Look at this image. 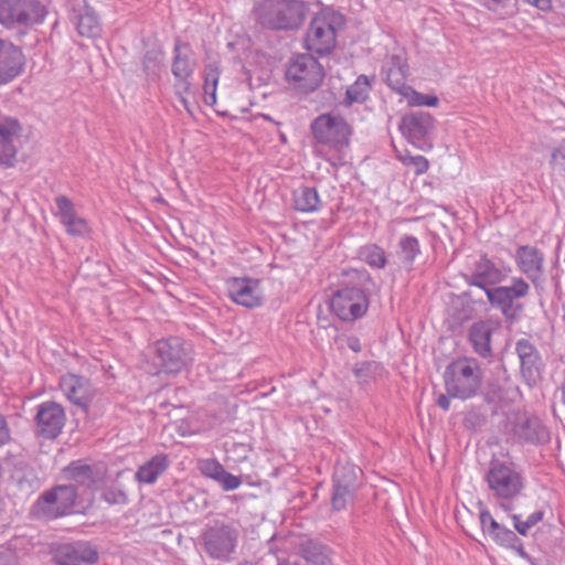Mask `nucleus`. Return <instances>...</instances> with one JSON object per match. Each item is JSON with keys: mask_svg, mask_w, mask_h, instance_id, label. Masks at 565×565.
I'll return each mask as SVG.
<instances>
[{"mask_svg": "<svg viewBox=\"0 0 565 565\" xmlns=\"http://www.w3.org/2000/svg\"><path fill=\"white\" fill-rule=\"evenodd\" d=\"M510 273V267H499L482 256L475 263L468 284L483 289L490 305L501 311L507 322L513 323L524 310L516 300L529 295L530 285L523 278L514 277L510 286L490 287L502 282Z\"/></svg>", "mask_w": 565, "mask_h": 565, "instance_id": "f257e3e1", "label": "nucleus"}, {"mask_svg": "<svg viewBox=\"0 0 565 565\" xmlns=\"http://www.w3.org/2000/svg\"><path fill=\"white\" fill-rule=\"evenodd\" d=\"M309 11L303 0H263L255 4L256 21L271 30H295L301 26Z\"/></svg>", "mask_w": 565, "mask_h": 565, "instance_id": "f03ea898", "label": "nucleus"}, {"mask_svg": "<svg viewBox=\"0 0 565 565\" xmlns=\"http://www.w3.org/2000/svg\"><path fill=\"white\" fill-rule=\"evenodd\" d=\"M348 275L354 286L337 290L331 299V309L341 320L353 321L364 316L369 308L364 289L372 278L366 270H352Z\"/></svg>", "mask_w": 565, "mask_h": 565, "instance_id": "7ed1b4c3", "label": "nucleus"}, {"mask_svg": "<svg viewBox=\"0 0 565 565\" xmlns=\"http://www.w3.org/2000/svg\"><path fill=\"white\" fill-rule=\"evenodd\" d=\"M241 536L238 522L234 520H213L200 535L204 553L214 561L230 562Z\"/></svg>", "mask_w": 565, "mask_h": 565, "instance_id": "20e7f679", "label": "nucleus"}, {"mask_svg": "<svg viewBox=\"0 0 565 565\" xmlns=\"http://www.w3.org/2000/svg\"><path fill=\"white\" fill-rule=\"evenodd\" d=\"M483 374L473 358H460L445 371V385L449 396L468 399L477 395L482 385Z\"/></svg>", "mask_w": 565, "mask_h": 565, "instance_id": "39448f33", "label": "nucleus"}, {"mask_svg": "<svg viewBox=\"0 0 565 565\" xmlns=\"http://www.w3.org/2000/svg\"><path fill=\"white\" fill-rule=\"evenodd\" d=\"M344 17L332 10L323 9L311 20L306 35V47L319 55L329 54L337 45V33L344 26Z\"/></svg>", "mask_w": 565, "mask_h": 565, "instance_id": "423d86ee", "label": "nucleus"}, {"mask_svg": "<svg viewBox=\"0 0 565 565\" xmlns=\"http://www.w3.org/2000/svg\"><path fill=\"white\" fill-rule=\"evenodd\" d=\"M486 480L493 495L500 500V505L507 511L511 510V501L523 489V480L520 473L505 463L492 461Z\"/></svg>", "mask_w": 565, "mask_h": 565, "instance_id": "0eeeda50", "label": "nucleus"}, {"mask_svg": "<svg viewBox=\"0 0 565 565\" xmlns=\"http://www.w3.org/2000/svg\"><path fill=\"white\" fill-rule=\"evenodd\" d=\"M323 77L322 65L310 54H299L292 57L286 70L288 83L305 94L316 90L321 85Z\"/></svg>", "mask_w": 565, "mask_h": 565, "instance_id": "6e6552de", "label": "nucleus"}, {"mask_svg": "<svg viewBox=\"0 0 565 565\" xmlns=\"http://www.w3.org/2000/svg\"><path fill=\"white\" fill-rule=\"evenodd\" d=\"M47 11L38 0H0V23L6 28L41 23Z\"/></svg>", "mask_w": 565, "mask_h": 565, "instance_id": "1a4fd4ad", "label": "nucleus"}, {"mask_svg": "<svg viewBox=\"0 0 565 565\" xmlns=\"http://www.w3.org/2000/svg\"><path fill=\"white\" fill-rule=\"evenodd\" d=\"M311 131L315 139L338 151L350 143L351 127L347 120L338 114H322L311 122Z\"/></svg>", "mask_w": 565, "mask_h": 565, "instance_id": "9d476101", "label": "nucleus"}, {"mask_svg": "<svg viewBox=\"0 0 565 565\" xmlns=\"http://www.w3.org/2000/svg\"><path fill=\"white\" fill-rule=\"evenodd\" d=\"M76 497L74 486H57L39 497L35 503L36 514L46 519L63 516L72 511Z\"/></svg>", "mask_w": 565, "mask_h": 565, "instance_id": "9b49d317", "label": "nucleus"}, {"mask_svg": "<svg viewBox=\"0 0 565 565\" xmlns=\"http://www.w3.org/2000/svg\"><path fill=\"white\" fill-rule=\"evenodd\" d=\"M190 345L173 337L156 342L154 363L166 373H179L190 362Z\"/></svg>", "mask_w": 565, "mask_h": 565, "instance_id": "f8f14e48", "label": "nucleus"}, {"mask_svg": "<svg viewBox=\"0 0 565 565\" xmlns=\"http://www.w3.org/2000/svg\"><path fill=\"white\" fill-rule=\"evenodd\" d=\"M435 128L434 117L423 110L405 114L399 124L402 135L422 150L430 149L429 136Z\"/></svg>", "mask_w": 565, "mask_h": 565, "instance_id": "ddd939ff", "label": "nucleus"}, {"mask_svg": "<svg viewBox=\"0 0 565 565\" xmlns=\"http://www.w3.org/2000/svg\"><path fill=\"white\" fill-rule=\"evenodd\" d=\"M35 434L44 439H55L66 422L62 405L56 402H43L36 407Z\"/></svg>", "mask_w": 565, "mask_h": 565, "instance_id": "4468645a", "label": "nucleus"}, {"mask_svg": "<svg viewBox=\"0 0 565 565\" xmlns=\"http://www.w3.org/2000/svg\"><path fill=\"white\" fill-rule=\"evenodd\" d=\"M98 558L97 550L85 541L58 544L53 552L56 565H94Z\"/></svg>", "mask_w": 565, "mask_h": 565, "instance_id": "2eb2a0df", "label": "nucleus"}, {"mask_svg": "<svg viewBox=\"0 0 565 565\" xmlns=\"http://www.w3.org/2000/svg\"><path fill=\"white\" fill-rule=\"evenodd\" d=\"M60 387L67 399L84 412L88 411V406L96 395V388L88 379L73 373L61 376Z\"/></svg>", "mask_w": 565, "mask_h": 565, "instance_id": "dca6fc26", "label": "nucleus"}, {"mask_svg": "<svg viewBox=\"0 0 565 565\" xmlns=\"http://www.w3.org/2000/svg\"><path fill=\"white\" fill-rule=\"evenodd\" d=\"M230 298L246 308L259 307L264 300L260 281L252 278H232L227 281Z\"/></svg>", "mask_w": 565, "mask_h": 565, "instance_id": "f3484780", "label": "nucleus"}, {"mask_svg": "<svg viewBox=\"0 0 565 565\" xmlns=\"http://www.w3.org/2000/svg\"><path fill=\"white\" fill-rule=\"evenodd\" d=\"M22 134V126L14 117H0V166L13 167L17 156L15 142Z\"/></svg>", "mask_w": 565, "mask_h": 565, "instance_id": "a211bd4d", "label": "nucleus"}, {"mask_svg": "<svg viewBox=\"0 0 565 565\" xmlns=\"http://www.w3.org/2000/svg\"><path fill=\"white\" fill-rule=\"evenodd\" d=\"M23 65L22 51L12 43L0 40V82L12 81L21 73Z\"/></svg>", "mask_w": 565, "mask_h": 565, "instance_id": "6ab92c4d", "label": "nucleus"}, {"mask_svg": "<svg viewBox=\"0 0 565 565\" xmlns=\"http://www.w3.org/2000/svg\"><path fill=\"white\" fill-rule=\"evenodd\" d=\"M513 431L519 439L530 444L537 445L550 441L548 429L536 416H519L514 423Z\"/></svg>", "mask_w": 565, "mask_h": 565, "instance_id": "aec40b11", "label": "nucleus"}, {"mask_svg": "<svg viewBox=\"0 0 565 565\" xmlns=\"http://www.w3.org/2000/svg\"><path fill=\"white\" fill-rule=\"evenodd\" d=\"M58 216L66 232L72 236L84 237L89 233V226L85 218L77 215L73 202L60 195L55 199Z\"/></svg>", "mask_w": 565, "mask_h": 565, "instance_id": "412c9836", "label": "nucleus"}, {"mask_svg": "<svg viewBox=\"0 0 565 565\" xmlns=\"http://www.w3.org/2000/svg\"><path fill=\"white\" fill-rule=\"evenodd\" d=\"M515 263L519 269L532 281L543 274L544 255L534 246L522 245L515 252Z\"/></svg>", "mask_w": 565, "mask_h": 565, "instance_id": "4be33fe9", "label": "nucleus"}, {"mask_svg": "<svg viewBox=\"0 0 565 565\" xmlns=\"http://www.w3.org/2000/svg\"><path fill=\"white\" fill-rule=\"evenodd\" d=\"M515 349L521 362L523 376L529 381H535L540 376L542 366L537 349L527 339H520L516 342Z\"/></svg>", "mask_w": 565, "mask_h": 565, "instance_id": "5701e85b", "label": "nucleus"}, {"mask_svg": "<svg viewBox=\"0 0 565 565\" xmlns=\"http://www.w3.org/2000/svg\"><path fill=\"white\" fill-rule=\"evenodd\" d=\"M479 519L482 532L488 534L497 544L513 546L518 541L516 534L497 522L488 510L481 511Z\"/></svg>", "mask_w": 565, "mask_h": 565, "instance_id": "b1692460", "label": "nucleus"}, {"mask_svg": "<svg viewBox=\"0 0 565 565\" xmlns=\"http://www.w3.org/2000/svg\"><path fill=\"white\" fill-rule=\"evenodd\" d=\"M386 84L398 94L406 95L411 92V86L406 84V65H404L397 55L391 57L390 63L385 70Z\"/></svg>", "mask_w": 565, "mask_h": 565, "instance_id": "393cba45", "label": "nucleus"}, {"mask_svg": "<svg viewBox=\"0 0 565 565\" xmlns=\"http://www.w3.org/2000/svg\"><path fill=\"white\" fill-rule=\"evenodd\" d=\"M73 21L81 36L88 39L98 38L102 33V24L94 10L84 6L77 13L74 12Z\"/></svg>", "mask_w": 565, "mask_h": 565, "instance_id": "a878e982", "label": "nucleus"}, {"mask_svg": "<svg viewBox=\"0 0 565 565\" xmlns=\"http://www.w3.org/2000/svg\"><path fill=\"white\" fill-rule=\"evenodd\" d=\"M492 330L486 321L475 322L469 329V341L473 351L481 358L492 354L490 344Z\"/></svg>", "mask_w": 565, "mask_h": 565, "instance_id": "bb28decb", "label": "nucleus"}, {"mask_svg": "<svg viewBox=\"0 0 565 565\" xmlns=\"http://www.w3.org/2000/svg\"><path fill=\"white\" fill-rule=\"evenodd\" d=\"M168 467V457L162 454L157 455L138 468L136 479L140 483H154Z\"/></svg>", "mask_w": 565, "mask_h": 565, "instance_id": "cd10ccee", "label": "nucleus"}, {"mask_svg": "<svg viewBox=\"0 0 565 565\" xmlns=\"http://www.w3.org/2000/svg\"><path fill=\"white\" fill-rule=\"evenodd\" d=\"M362 470L352 463H339L334 469L333 483L358 492L362 484Z\"/></svg>", "mask_w": 565, "mask_h": 565, "instance_id": "c85d7f7f", "label": "nucleus"}, {"mask_svg": "<svg viewBox=\"0 0 565 565\" xmlns=\"http://www.w3.org/2000/svg\"><path fill=\"white\" fill-rule=\"evenodd\" d=\"M189 46L177 43L174 46V58L172 63V74L179 81L185 82L194 71V62L189 58Z\"/></svg>", "mask_w": 565, "mask_h": 565, "instance_id": "c756f323", "label": "nucleus"}, {"mask_svg": "<svg viewBox=\"0 0 565 565\" xmlns=\"http://www.w3.org/2000/svg\"><path fill=\"white\" fill-rule=\"evenodd\" d=\"M294 206L297 211L312 213L321 207L319 194L315 188L302 186L294 192Z\"/></svg>", "mask_w": 565, "mask_h": 565, "instance_id": "7c9ffc66", "label": "nucleus"}, {"mask_svg": "<svg viewBox=\"0 0 565 565\" xmlns=\"http://www.w3.org/2000/svg\"><path fill=\"white\" fill-rule=\"evenodd\" d=\"M420 254L418 239L412 235H404L397 244L396 255L407 270L412 269L415 258Z\"/></svg>", "mask_w": 565, "mask_h": 565, "instance_id": "2f4dec72", "label": "nucleus"}, {"mask_svg": "<svg viewBox=\"0 0 565 565\" xmlns=\"http://www.w3.org/2000/svg\"><path fill=\"white\" fill-rule=\"evenodd\" d=\"M301 556L315 564V565H327L330 563V551L329 548L316 541H305L300 545Z\"/></svg>", "mask_w": 565, "mask_h": 565, "instance_id": "473e14b6", "label": "nucleus"}, {"mask_svg": "<svg viewBox=\"0 0 565 565\" xmlns=\"http://www.w3.org/2000/svg\"><path fill=\"white\" fill-rule=\"evenodd\" d=\"M371 85L365 75H360L356 81L348 87L345 94V104L363 103L369 95Z\"/></svg>", "mask_w": 565, "mask_h": 565, "instance_id": "72a5a7b5", "label": "nucleus"}, {"mask_svg": "<svg viewBox=\"0 0 565 565\" xmlns=\"http://www.w3.org/2000/svg\"><path fill=\"white\" fill-rule=\"evenodd\" d=\"M220 72L218 68L209 64L204 73V100L207 105L216 103V87L218 83Z\"/></svg>", "mask_w": 565, "mask_h": 565, "instance_id": "f704fd0d", "label": "nucleus"}, {"mask_svg": "<svg viewBox=\"0 0 565 565\" xmlns=\"http://www.w3.org/2000/svg\"><path fill=\"white\" fill-rule=\"evenodd\" d=\"M360 257L374 268H383L386 265L385 252L377 245H367L360 249Z\"/></svg>", "mask_w": 565, "mask_h": 565, "instance_id": "c9c22d12", "label": "nucleus"}, {"mask_svg": "<svg viewBox=\"0 0 565 565\" xmlns=\"http://www.w3.org/2000/svg\"><path fill=\"white\" fill-rule=\"evenodd\" d=\"M355 493V491H351L350 489L333 483V493L331 498L332 509L334 511L344 510L353 502Z\"/></svg>", "mask_w": 565, "mask_h": 565, "instance_id": "e433bc0d", "label": "nucleus"}, {"mask_svg": "<svg viewBox=\"0 0 565 565\" xmlns=\"http://www.w3.org/2000/svg\"><path fill=\"white\" fill-rule=\"evenodd\" d=\"M65 471L70 479L79 484L89 486L94 482L93 470L88 465L73 463Z\"/></svg>", "mask_w": 565, "mask_h": 565, "instance_id": "4c0bfd02", "label": "nucleus"}, {"mask_svg": "<svg viewBox=\"0 0 565 565\" xmlns=\"http://www.w3.org/2000/svg\"><path fill=\"white\" fill-rule=\"evenodd\" d=\"M399 161L406 167H413L414 172L419 175L429 168V162L424 156H412L409 153L398 156Z\"/></svg>", "mask_w": 565, "mask_h": 565, "instance_id": "58836bf2", "label": "nucleus"}, {"mask_svg": "<svg viewBox=\"0 0 565 565\" xmlns=\"http://www.w3.org/2000/svg\"><path fill=\"white\" fill-rule=\"evenodd\" d=\"M403 96L408 99V104L411 106H431V107H434V106H437L439 103L438 97L420 94V93L414 90L412 87H411V92Z\"/></svg>", "mask_w": 565, "mask_h": 565, "instance_id": "ea45409f", "label": "nucleus"}, {"mask_svg": "<svg viewBox=\"0 0 565 565\" xmlns=\"http://www.w3.org/2000/svg\"><path fill=\"white\" fill-rule=\"evenodd\" d=\"M224 491H232L237 489L242 484V479L238 476H234L227 472L224 467L221 472L214 479Z\"/></svg>", "mask_w": 565, "mask_h": 565, "instance_id": "a19ab883", "label": "nucleus"}, {"mask_svg": "<svg viewBox=\"0 0 565 565\" xmlns=\"http://www.w3.org/2000/svg\"><path fill=\"white\" fill-rule=\"evenodd\" d=\"M223 466L213 458L201 459L198 461V469L200 472L212 480L216 478V476L221 472Z\"/></svg>", "mask_w": 565, "mask_h": 565, "instance_id": "79ce46f5", "label": "nucleus"}, {"mask_svg": "<svg viewBox=\"0 0 565 565\" xmlns=\"http://www.w3.org/2000/svg\"><path fill=\"white\" fill-rule=\"evenodd\" d=\"M162 53L158 50L148 51L143 57V70L147 74H156L159 71Z\"/></svg>", "mask_w": 565, "mask_h": 565, "instance_id": "37998d69", "label": "nucleus"}, {"mask_svg": "<svg viewBox=\"0 0 565 565\" xmlns=\"http://www.w3.org/2000/svg\"><path fill=\"white\" fill-rule=\"evenodd\" d=\"M102 497L109 504H126L128 502V495L118 487L107 488Z\"/></svg>", "mask_w": 565, "mask_h": 565, "instance_id": "c03bdc74", "label": "nucleus"}, {"mask_svg": "<svg viewBox=\"0 0 565 565\" xmlns=\"http://www.w3.org/2000/svg\"><path fill=\"white\" fill-rule=\"evenodd\" d=\"M551 166L554 170L565 172V140L553 149L551 154Z\"/></svg>", "mask_w": 565, "mask_h": 565, "instance_id": "a18cd8bd", "label": "nucleus"}, {"mask_svg": "<svg viewBox=\"0 0 565 565\" xmlns=\"http://www.w3.org/2000/svg\"><path fill=\"white\" fill-rule=\"evenodd\" d=\"M372 363L370 362H360L356 363L353 367V373L355 377L361 382H367L369 374L371 372Z\"/></svg>", "mask_w": 565, "mask_h": 565, "instance_id": "49530a36", "label": "nucleus"}, {"mask_svg": "<svg viewBox=\"0 0 565 565\" xmlns=\"http://www.w3.org/2000/svg\"><path fill=\"white\" fill-rule=\"evenodd\" d=\"M10 439V429L8 423L2 414H0V447L7 444Z\"/></svg>", "mask_w": 565, "mask_h": 565, "instance_id": "de8ad7c7", "label": "nucleus"}, {"mask_svg": "<svg viewBox=\"0 0 565 565\" xmlns=\"http://www.w3.org/2000/svg\"><path fill=\"white\" fill-rule=\"evenodd\" d=\"M512 519L514 521V527L521 535H526L529 530L531 529L530 524L526 521H522L521 516L518 514H513Z\"/></svg>", "mask_w": 565, "mask_h": 565, "instance_id": "09e8293b", "label": "nucleus"}, {"mask_svg": "<svg viewBox=\"0 0 565 565\" xmlns=\"http://www.w3.org/2000/svg\"><path fill=\"white\" fill-rule=\"evenodd\" d=\"M347 344L353 352H360L362 350L360 339L356 337H349Z\"/></svg>", "mask_w": 565, "mask_h": 565, "instance_id": "8fccbe9b", "label": "nucleus"}, {"mask_svg": "<svg viewBox=\"0 0 565 565\" xmlns=\"http://www.w3.org/2000/svg\"><path fill=\"white\" fill-rule=\"evenodd\" d=\"M542 519H543V512L542 511H536V512L530 514L525 521L530 524L531 527H533Z\"/></svg>", "mask_w": 565, "mask_h": 565, "instance_id": "3c124183", "label": "nucleus"}, {"mask_svg": "<svg viewBox=\"0 0 565 565\" xmlns=\"http://www.w3.org/2000/svg\"><path fill=\"white\" fill-rule=\"evenodd\" d=\"M507 0H483V4L492 11H497Z\"/></svg>", "mask_w": 565, "mask_h": 565, "instance_id": "603ef678", "label": "nucleus"}, {"mask_svg": "<svg viewBox=\"0 0 565 565\" xmlns=\"http://www.w3.org/2000/svg\"><path fill=\"white\" fill-rule=\"evenodd\" d=\"M437 405L443 408L444 411H448L449 407H450V399L448 396L441 394L438 398H437Z\"/></svg>", "mask_w": 565, "mask_h": 565, "instance_id": "864d4df0", "label": "nucleus"}, {"mask_svg": "<svg viewBox=\"0 0 565 565\" xmlns=\"http://www.w3.org/2000/svg\"><path fill=\"white\" fill-rule=\"evenodd\" d=\"M518 553H519V555H520L522 558H524V559L529 561V562L531 563V565L536 564V563H535V562L530 557V555L524 551V548L522 547V545L518 547Z\"/></svg>", "mask_w": 565, "mask_h": 565, "instance_id": "5fc2aeb1", "label": "nucleus"}, {"mask_svg": "<svg viewBox=\"0 0 565 565\" xmlns=\"http://www.w3.org/2000/svg\"><path fill=\"white\" fill-rule=\"evenodd\" d=\"M562 401L565 404V382L561 386Z\"/></svg>", "mask_w": 565, "mask_h": 565, "instance_id": "6e6d98bb", "label": "nucleus"}, {"mask_svg": "<svg viewBox=\"0 0 565 565\" xmlns=\"http://www.w3.org/2000/svg\"><path fill=\"white\" fill-rule=\"evenodd\" d=\"M278 565H299V564L287 561V562L279 563Z\"/></svg>", "mask_w": 565, "mask_h": 565, "instance_id": "4d7b16f0", "label": "nucleus"}, {"mask_svg": "<svg viewBox=\"0 0 565 565\" xmlns=\"http://www.w3.org/2000/svg\"><path fill=\"white\" fill-rule=\"evenodd\" d=\"M238 565H252V564L248 563V562H245V563H242V564H238Z\"/></svg>", "mask_w": 565, "mask_h": 565, "instance_id": "13d9d810", "label": "nucleus"}]
</instances>
